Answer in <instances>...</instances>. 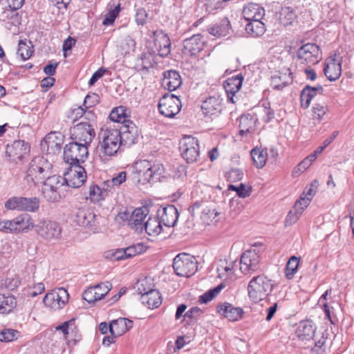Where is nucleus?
I'll return each mask as SVG.
<instances>
[{
    "label": "nucleus",
    "mask_w": 354,
    "mask_h": 354,
    "mask_svg": "<svg viewBox=\"0 0 354 354\" xmlns=\"http://www.w3.org/2000/svg\"><path fill=\"white\" fill-rule=\"evenodd\" d=\"M53 165L44 156H36L29 162L22 180L23 189L30 190L52 176Z\"/></svg>",
    "instance_id": "obj_1"
},
{
    "label": "nucleus",
    "mask_w": 354,
    "mask_h": 354,
    "mask_svg": "<svg viewBox=\"0 0 354 354\" xmlns=\"http://www.w3.org/2000/svg\"><path fill=\"white\" fill-rule=\"evenodd\" d=\"M164 171L165 169L162 164H152L147 160H138L133 167L134 178L141 185L159 180Z\"/></svg>",
    "instance_id": "obj_2"
},
{
    "label": "nucleus",
    "mask_w": 354,
    "mask_h": 354,
    "mask_svg": "<svg viewBox=\"0 0 354 354\" xmlns=\"http://www.w3.org/2000/svg\"><path fill=\"white\" fill-rule=\"evenodd\" d=\"M319 181L317 180H313L306 186L300 198L296 201L291 209L289 210V224L295 223L299 218L304 209L310 205L317 191Z\"/></svg>",
    "instance_id": "obj_3"
},
{
    "label": "nucleus",
    "mask_w": 354,
    "mask_h": 354,
    "mask_svg": "<svg viewBox=\"0 0 354 354\" xmlns=\"http://www.w3.org/2000/svg\"><path fill=\"white\" fill-rule=\"evenodd\" d=\"M100 148L101 152L106 156H115L122 142V132L115 128H106L100 133Z\"/></svg>",
    "instance_id": "obj_4"
},
{
    "label": "nucleus",
    "mask_w": 354,
    "mask_h": 354,
    "mask_svg": "<svg viewBox=\"0 0 354 354\" xmlns=\"http://www.w3.org/2000/svg\"><path fill=\"white\" fill-rule=\"evenodd\" d=\"M272 281L263 275L253 277L248 286L250 299L257 303L264 299L272 290Z\"/></svg>",
    "instance_id": "obj_5"
},
{
    "label": "nucleus",
    "mask_w": 354,
    "mask_h": 354,
    "mask_svg": "<svg viewBox=\"0 0 354 354\" xmlns=\"http://www.w3.org/2000/svg\"><path fill=\"white\" fill-rule=\"evenodd\" d=\"M88 155V147L77 141L70 142L64 147V159L70 165H80L87 159Z\"/></svg>",
    "instance_id": "obj_6"
},
{
    "label": "nucleus",
    "mask_w": 354,
    "mask_h": 354,
    "mask_svg": "<svg viewBox=\"0 0 354 354\" xmlns=\"http://www.w3.org/2000/svg\"><path fill=\"white\" fill-rule=\"evenodd\" d=\"M173 268L178 276L189 277L197 270V261L194 256L180 253L174 259Z\"/></svg>",
    "instance_id": "obj_7"
},
{
    "label": "nucleus",
    "mask_w": 354,
    "mask_h": 354,
    "mask_svg": "<svg viewBox=\"0 0 354 354\" xmlns=\"http://www.w3.org/2000/svg\"><path fill=\"white\" fill-rule=\"evenodd\" d=\"M295 58L300 64L315 65L322 59V51L317 44L307 43L299 48Z\"/></svg>",
    "instance_id": "obj_8"
},
{
    "label": "nucleus",
    "mask_w": 354,
    "mask_h": 354,
    "mask_svg": "<svg viewBox=\"0 0 354 354\" xmlns=\"http://www.w3.org/2000/svg\"><path fill=\"white\" fill-rule=\"evenodd\" d=\"M37 234L42 239L48 241H57L62 236V227L56 221L43 219L35 225Z\"/></svg>",
    "instance_id": "obj_9"
},
{
    "label": "nucleus",
    "mask_w": 354,
    "mask_h": 354,
    "mask_svg": "<svg viewBox=\"0 0 354 354\" xmlns=\"http://www.w3.org/2000/svg\"><path fill=\"white\" fill-rule=\"evenodd\" d=\"M64 181L62 177L53 175L43 183L42 194L48 201H58L62 196Z\"/></svg>",
    "instance_id": "obj_10"
},
{
    "label": "nucleus",
    "mask_w": 354,
    "mask_h": 354,
    "mask_svg": "<svg viewBox=\"0 0 354 354\" xmlns=\"http://www.w3.org/2000/svg\"><path fill=\"white\" fill-rule=\"evenodd\" d=\"M180 150L183 158L188 163L196 162L200 156L198 139L191 136H185L180 142Z\"/></svg>",
    "instance_id": "obj_11"
},
{
    "label": "nucleus",
    "mask_w": 354,
    "mask_h": 354,
    "mask_svg": "<svg viewBox=\"0 0 354 354\" xmlns=\"http://www.w3.org/2000/svg\"><path fill=\"white\" fill-rule=\"evenodd\" d=\"M149 213L146 207L136 208L130 214L127 212H120L119 217L123 221H127V225L134 230L137 233L140 234L143 232V221Z\"/></svg>",
    "instance_id": "obj_12"
},
{
    "label": "nucleus",
    "mask_w": 354,
    "mask_h": 354,
    "mask_svg": "<svg viewBox=\"0 0 354 354\" xmlns=\"http://www.w3.org/2000/svg\"><path fill=\"white\" fill-rule=\"evenodd\" d=\"M69 295L66 289L59 288L48 292L43 299L46 307L57 310L63 308L68 303Z\"/></svg>",
    "instance_id": "obj_13"
},
{
    "label": "nucleus",
    "mask_w": 354,
    "mask_h": 354,
    "mask_svg": "<svg viewBox=\"0 0 354 354\" xmlns=\"http://www.w3.org/2000/svg\"><path fill=\"white\" fill-rule=\"evenodd\" d=\"M181 109L180 99L172 94L164 95L159 101L158 111L166 118H172L178 114Z\"/></svg>",
    "instance_id": "obj_14"
},
{
    "label": "nucleus",
    "mask_w": 354,
    "mask_h": 354,
    "mask_svg": "<svg viewBox=\"0 0 354 354\" xmlns=\"http://www.w3.org/2000/svg\"><path fill=\"white\" fill-rule=\"evenodd\" d=\"M87 176L83 167L81 165H70L65 171L62 180L64 186L67 185L73 188L80 187L86 181Z\"/></svg>",
    "instance_id": "obj_15"
},
{
    "label": "nucleus",
    "mask_w": 354,
    "mask_h": 354,
    "mask_svg": "<svg viewBox=\"0 0 354 354\" xmlns=\"http://www.w3.org/2000/svg\"><path fill=\"white\" fill-rule=\"evenodd\" d=\"M73 136L78 142H82L88 147L95 138V131L91 124L81 122L74 127Z\"/></svg>",
    "instance_id": "obj_16"
},
{
    "label": "nucleus",
    "mask_w": 354,
    "mask_h": 354,
    "mask_svg": "<svg viewBox=\"0 0 354 354\" xmlns=\"http://www.w3.org/2000/svg\"><path fill=\"white\" fill-rule=\"evenodd\" d=\"M144 281L138 283V290L139 294L141 295V301L144 304H146L149 308H158L162 303L160 293L158 290L148 288H145Z\"/></svg>",
    "instance_id": "obj_17"
},
{
    "label": "nucleus",
    "mask_w": 354,
    "mask_h": 354,
    "mask_svg": "<svg viewBox=\"0 0 354 354\" xmlns=\"http://www.w3.org/2000/svg\"><path fill=\"white\" fill-rule=\"evenodd\" d=\"M218 277L224 281H234L240 274L238 261H220L217 267Z\"/></svg>",
    "instance_id": "obj_18"
},
{
    "label": "nucleus",
    "mask_w": 354,
    "mask_h": 354,
    "mask_svg": "<svg viewBox=\"0 0 354 354\" xmlns=\"http://www.w3.org/2000/svg\"><path fill=\"white\" fill-rule=\"evenodd\" d=\"M259 257L253 251L245 252L238 262V267L240 274H248L254 272L258 268Z\"/></svg>",
    "instance_id": "obj_19"
},
{
    "label": "nucleus",
    "mask_w": 354,
    "mask_h": 354,
    "mask_svg": "<svg viewBox=\"0 0 354 354\" xmlns=\"http://www.w3.org/2000/svg\"><path fill=\"white\" fill-rule=\"evenodd\" d=\"M112 285L110 282L106 281L90 287L83 293V299L88 303H93L100 300L110 291Z\"/></svg>",
    "instance_id": "obj_20"
},
{
    "label": "nucleus",
    "mask_w": 354,
    "mask_h": 354,
    "mask_svg": "<svg viewBox=\"0 0 354 354\" xmlns=\"http://www.w3.org/2000/svg\"><path fill=\"white\" fill-rule=\"evenodd\" d=\"M30 145L22 140H15L10 145L6 147V154L13 160H21L30 151Z\"/></svg>",
    "instance_id": "obj_21"
},
{
    "label": "nucleus",
    "mask_w": 354,
    "mask_h": 354,
    "mask_svg": "<svg viewBox=\"0 0 354 354\" xmlns=\"http://www.w3.org/2000/svg\"><path fill=\"white\" fill-rule=\"evenodd\" d=\"M316 328L312 321L303 320L297 325L295 333L299 341L306 343L313 339Z\"/></svg>",
    "instance_id": "obj_22"
},
{
    "label": "nucleus",
    "mask_w": 354,
    "mask_h": 354,
    "mask_svg": "<svg viewBox=\"0 0 354 354\" xmlns=\"http://www.w3.org/2000/svg\"><path fill=\"white\" fill-rule=\"evenodd\" d=\"M257 120V115L254 114H243L239 119V135L250 137L255 132Z\"/></svg>",
    "instance_id": "obj_23"
},
{
    "label": "nucleus",
    "mask_w": 354,
    "mask_h": 354,
    "mask_svg": "<svg viewBox=\"0 0 354 354\" xmlns=\"http://www.w3.org/2000/svg\"><path fill=\"white\" fill-rule=\"evenodd\" d=\"M323 71L328 81H336L342 74V62L337 61L334 57L326 59L324 64Z\"/></svg>",
    "instance_id": "obj_24"
},
{
    "label": "nucleus",
    "mask_w": 354,
    "mask_h": 354,
    "mask_svg": "<svg viewBox=\"0 0 354 354\" xmlns=\"http://www.w3.org/2000/svg\"><path fill=\"white\" fill-rule=\"evenodd\" d=\"M157 216L162 224L166 227H173L177 222L178 212L174 205H168L158 209Z\"/></svg>",
    "instance_id": "obj_25"
},
{
    "label": "nucleus",
    "mask_w": 354,
    "mask_h": 354,
    "mask_svg": "<svg viewBox=\"0 0 354 354\" xmlns=\"http://www.w3.org/2000/svg\"><path fill=\"white\" fill-rule=\"evenodd\" d=\"M204 41L201 34L194 35L183 41V53L195 55L203 49Z\"/></svg>",
    "instance_id": "obj_26"
},
{
    "label": "nucleus",
    "mask_w": 354,
    "mask_h": 354,
    "mask_svg": "<svg viewBox=\"0 0 354 354\" xmlns=\"http://www.w3.org/2000/svg\"><path fill=\"white\" fill-rule=\"evenodd\" d=\"M324 88L321 84L315 86L306 85L300 93L301 107L307 109L309 107L312 100L317 95H322Z\"/></svg>",
    "instance_id": "obj_27"
},
{
    "label": "nucleus",
    "mask_w": 354,
    "mask_h": 354,
    "mask_svg": "<svg viewBox=\"0 0 354 354\" xmlns=\"http://www.w3.org/2000/svg\"><path fill=\"white\" fill-rule=\"evenodd\" d=\"M243 77L242 75L239 74L236 76L228 78L224 83V88L227 93V100L231 103H234V97L241 88Z\"/></svg>",
    "instance_id": "obj_28"
},
{
    "label": "nucleus",
    "mask_w": 354,
    "mask_h": 354,
    "mask_svg": "<svg viewBox=\"0 0 354 354\" xmlns=\"http://www.w3.org/2000/svg\"><path fill=\"white\" fill-rule=\"evenodd\" d=\"M13 233L26 232L35 228L31 216L27 214H21L11 220Z\"/></svg>",
    "instance_id": "obj_29"
},
{
    "label": "nucleus",
    "mask_w": 354,
    "mask_h": 354,
    "mask_svg": "<svg viewBox=\"0 0 354 354\" xmlns=\"http://www.w3.org/2000/svg\"><path fill=\"white\" fill-rule=\"evenodd\" d=\"M217 312L230 322L239 320L243 310L241 308L234 307L230 303H224L217 307Z\"/></svg>",
    "instance_id": "obj_30"
},
{
    "label": "nucleus",
    "mask_w": 354,
    "mask_h": 354,
    "mask_svg": "<svg viewBox=\"0 0 354 354\" xmlns=\"http://www.w3.org/2000/svg\"><path fill=\"white\" fill-rule=\"evenodd\" d=\"M133 325V321L120 317L110 322L109 332L115 337H120L131 328Z\"/></svg>",
    "instance_id": "obj_31"
},
{
    "label": "nucleus",
    "mask_w": 354,
    "mask_h": 354,
    "mask_svg": "<svg viewBox=\"0 0 354 354\" xmlns=\"http://www.w3.org/2000/svg\"><path fill=\"white\" fill-rule=\"evenodd\" d=\"M243 17L245 21L263 19L265 15V10L257 3H250L243 9Z\"/></svg>",
    "instance_id": "obj_32"
},
{
    "label": "nucleus",
    "mask_w": 354,
    "mask_h": 354,
    "mask_svg": "<svg viewBox=\"0 0 354 354\" xmlns=\"http://www.w3.org/2000/svg\"><path fill=\"white\" fill-rule=\"evenodd\" d=\"M64 142V136L60 132H50L44 138L47 150L55 153L59 151Z\"/></svg>",
    "instance_id": "obj_33"
},
{
    "label": "nucleus",
    "mask_w": 354,
    "mask_h": 354,
    "mask_svg": "<svg viewBox=\"0 0 354 354\" xmlns=\"http://www.w3.org/2000/svg\"><path fill=\"white\" fill-rule=\"evenodd\" d=\"M122 133V142L125 145L135 144L138 138V128L133 122H128V124L123 126Z\"/></svg>",
    "instance_id": "obj_34"
},
{
    "label": "nucleus",
    "mask_w": 354,
    "mask_h": 354,
    "mask_svg": "<svg viewBox=\"0 0 354 354\" xmlns=\"http://www.w3.org/2000/svg\"><path fill=\"white\" fill-rule=\"evenodd\" d=\"M182 84L180 74L176 71H167L164 72L162 84L169 91H175Z\"/></svg>",
    "instance_id": "obj_35"
},
{
    "label": "nucleus",
    "mask_w": 354,
    "mask_h": 354,
    "mask_svg": "<svg viewBox=\"0 0 354 354\" xmlns=\"http://www.w3.org/2000/svg\"><path fill=\"white\" fill-rule=\"evenodd\" d=\"M202 111L205 115H213L221 110V100L218 97H209L202 104Z\"/></svg>",
    "instance_id": "obj_36"
},
{
    "label": "nucleus",
    "mask_w": 354,
    "mask_h": 354,
    "mask_svg": "<svg viewBox=\"0 0 354 354\" xmlns=\"http://www.w3.org/2000/svg\"><path fill=\"white\" fill-rule=\"evenodd\" d=\"M95 214L90 209L86 208H80L76 212V222L83 227L91 226L94 224Z\"/></svg>",
    "instance_id": "obj_37"
},
{
    "label": "nucleus",
    "mask_w": 354,
    "mask_h": 354,
    "mask_svg": "<svg viewBox=\"0 0 354 354\" xmlns=\"http://www.w3.org/2000/svg\"><path fill=\"white\" fill-rule=\"evenodd\" d=\"M262 19H257L247 21L245 30L252 37H260L266 32L265 24L261 21Z\"/></svg>",
    "instance_id": "obj_38"
},
{
    "label": "nucleus",
    "mask_w": 354,
    "mask_h": 354,
    "mask_svg": "<svg viewBox=\"0 0 354 354\" xmlns=\"http://www.w3.org/2000/svg\"><path fill=\"white\" fill-rule=\"evenodd\" d=\"M230 30L231 27L230 21L227 18H223L218 24L212 26L209 29V32L211 35L219 37L229 35Z\"/></svg>",
    "instance_id": "obj_39"
},
{
    "label": "nucleus",
    "mask_w": 354,
    "mask_h": 354,
    "mask_svg": "<svg viewBox=\"0 0 354 354\" xmlns=\"http://www.w3.org/2000/svg\"><path fill=\"white\" fill-rule=\"evenodd\" d=\"M162 225L158 216L149 217L144 225V229L149 236H156L161 232Z\"/></svg>",
    "instance_id": "obj_40"
},
{
    "label": "nucleus",
    "mask_w": 354,
    "mask_h": 354,
    "mask_svg": "<svg viewBox=\"0 0 354 354\" xmlns=\"http://www.w3.org/2000/svg\"><path fill=\"white\" fill-rule=\"evenodd\" d=\"M104 183L102 185V187H99L97 185H91L89 187L88 198L92 202H98L103 199L107 196L109 189H106Z\"/></svg>",
    "instance_id": "obj_41"
},
{
    "label": "nucleus",
    "mask_w": 354,
    "mask_h": 354,
    "mask_svg": "<svg viewBox=\"0 0 354 354\" xmlns=\"http://www.w3.org/2000/svg\"><path fill=\"white\" fill-rule=\"evenodd\" d=\"M136 45V42L134 37L131 35H127L120 39L118 48L121 54L127 55L134 51Z\"/></svg>",
    "instance_id": "obj_42"
},
{
    "label": "nucleus",
    "mask_w": 354,
    "mask_h": 354,
    "mask_svg": "<svg viewBox=\"0 0 354 354\" xmlns=\"http://www.w3.org/2000/svg\"><path fill=\"white\" fill-rule=\"evenodd\" d=\"M17 301L12 295H0V313L7 314L10 313L16 306Z\"/></svg>",
    "instance_id": "obj_43"
},
{
    "label": "nucleus",
    "mask_w": 354,
    "mask_h": 354,
    "mask_svg": "<svg viewBox=\"0 0 354 354\" xmlns=\"http://www.w3.org/2000/svg\"><path fill=\"white\" fill-rule=\"evenodd\" d=\"M109 118L111 120L119 123H122L124 125L128 124V122H131L128 119L126 108L122 106L116 107L112 110V111L110 113Z\"/></svg>",
    "instance_id": "obj_44"
},
{
    "label": "nucleus",
    "mask_w": 354,
    "mask_h": 354,
    "mask_svg": "<svg viewBox=\"0 0 354 354\" xmlns=\"http://www.w3.org/2000/svg\"><path fill=\"white\" fill-rule=\"evenodd\" d=\"M266 156H268V149L255 148L251 151V156L257 168H263L266 163Z\"/></svg>",
    "instance_id": "obj_45"
},
{
    "label": "nucleus",
    "mask_w": 354,
    "mask_h": 354,
    "mask_svg": "<svg viewBox=\"0 0 354 354\" xmlns=\"http://www.w3.org/2000/svg\"><path fill=\"white\" fill-rule=\"evenodd\" d=\"M127 180V173L124 171H120L115 174L111 179L104 181L106 189H109L110 192L115 187H119L122 183Z\"/></svg>",
    "instance_id": "obj_46"
},
{
    "label": "nucleus",
    "mask_w": 354,
    "mask_h": 354,
    "mask_svg": "<svg viewBox=\"0 0 354 354\" xmlns=\"http://www.w3.org/2000/svg\"><path fill=\"white\" fill-rule=\"evenodd\" d=\"M328 111V106L320 103H315L312 108L313 120L320 122L325 120Z\"/></svg>",
    "instance_id": "obj_47"
},
{
    "label": "nucleus",
    "mask_w": 354,
    "mask_h": 354,
    "mask_svg": "<svg viewBox=\"0 0 354 354\" xmlns=\"http://www.w3.org/2000/svg\"><path fill=\"white\" fill-rule=\"evenodd\" d=\"M39 207V200L36 197H22L21 211L36 212Z\"/></svg>",
    "instance_id": "obj_48"
},
{
    "label": "nucleus",
    "mask_w": 354,
    "mask_h": 354,
    "mask_svg": "<svg viewBox=\"0 0 354 354\" xmlns=\"http://www.w3.org/2000/svg\"><path fill=\"white\" fill-rule=\"evenodd\" d=\"M153 66V59L151 55L143 54L141 57L138 59L136 67L139 71H147Z\"/></svg>",
    "instance_id": "obj_49"
},
{
    "label": "nucleus",
    "mask_w": 354,
    "mask_h": 354,
    "mask_svg": "<svg viewBox=\"0 0 354 354\" xmlns=\"http://www.w3.org/2000/svg\"><path fill=\"white\" fill-rule=\"evenodd\" d=\"M223 288V286L222 284H220L216 287L207 290L199 297V301L201 304H206L212 301L219 294Z\"/></svg>",
    "instance_id": "obj_50"
},
{
    "label": "nucleus",
    "mask_w": 354,
    "mask_h": 354,
    "mask_svg": "<svg viewBox=\"0 0 354 354\" xmlns=\"http://www.w3.org/2000/svg\"><path fill=\"white\" fill-rule=\"evenodd\" d=\"M19 332L12 328H3L0 331V341L10 342L17 339Z\"/></svg>",
    "instance_id": "obj_51"
},
{
    "label": "nucleus",
    "mask_w": 354,
    "mask_h": 354,
    "mask_svg": "<svg viewBox=\"0 0 354 354\" xmlns=\"http://www.w3.org/2000/svg\"><path fill=\"white\" fill-rule=\"evenodd\" d=\"M120 11V4L118 3L113 9H111L104 16L102 21L104 26H110L113 24Z\"/></svg>",
    "instance_id": "obj_52"
},
{
    "label": "nucleus",
    "mask_w": 354,
    "mask_h": 354,
    "mask_svg": "<svg viewBox=\"0 0 354 354\" xmlns=\"http://www.w3.org/2000/svg\"><path fill=\"white\" fill-rule=\"evenodd\" d=\"M229 190H233L236 192L239 197L245 198L248 197L251 194V187H247L245 185L241 183L239 186H235L234 185H230L228 186Z\"/></svg>",
    "instance_id": "obj_53"
},
{
    "label": "nucleus",
    "mask_w": 354,
    "mask_h": 354,
    "mask_svg": "<svg viewBox=\"0 0 354 354\" xmlns=\"http://www.w3.org/2000/svg\"><path fill=\"white\" fill-rule=\"evenodd\" d=\"M5 27L13 33L18 32V26L20 24V17L19 14L11 16L8 21L4 22Z\"/></svg>",
    "instance_id": "obj_54"
},
{
    "label": "nucleus",
    "mask_w": 354,
    "mask_h": 354,
    "mask_svg": "<svg viewBox=\"0 0 354 354\" xmlns=\"http://www.w3.org/2000/svg\"><path fill=\"white\" fill-rule=\"evenodd\" d=\"M271 85L274 89L281 90L287 85V77L284 74L283 75H274L271 79Z\"/></svg>",
    "instance_id": "obj_55"
},
{
    "label": "nucleus",
    "mask_w": 354,
    "mask_h": 354,
    "mask_svg": "<svg viewBox=\"0 0 354 354\" xmlns=\"http://www.w3.org/2000/svg\"><path fill=\"white\" fill-rule=\"evenodd\" d=\"M5 207L9 210L21 211L22 197H12L5 203Z\"/></svg>",
    "instance_id": "obj_56"
},
{
    "label": "nucleus",
    "mask_w": 354,
    "mask_h": 354,
    "mask_svg": "<svg viewBox=\"0 0 354 354\" xmlns=\"http://www.w3.org/2000/svg\"><path fill=\"white\" fill-rule=\"evenodd\" d=\"M32 50L26 43L20 41L18 46L17 55L23 59L27 60L32 55Z\"/></svg>",
    "instance_id": "obj_57"
},
{
    "label": "nucleus",
    "mask_w": 354,
    "mask_h": 354,
    "mask_svg": "<svg viewBox=\"0 0 354 354\" xmlns=\"http://www.w3.org/2000/svg\"><path fill=\"white\" fill-rule=\"evenodd\" d=\"M21 283L19 277L17 274H12L5 279L4 286L10 290H13L19 287Z\"/></svg>",
    "instance_id": "obj_58"
},
{
    "label": "nucleus",
    "mask_w": 354,
    "mask_h": 354,
    "mask_svg": "<svg viewBox=\"0 0 354 354\" xmlns=\"http://www.w3.org/2000/svg\"><path fill=\"white\" fill-rule=\"evenodd\" d=\"M301 257L292 255L289 257V279L297 272L300 264Z\"/></svg>",
    "instance_id": "obj_59"
},
{
    "label": "nucleus",
    "mask_w": 354,
    "mask_h": 354,
    "mask_svg": "<svg viewBox=\"0 0 354 354\" xmlns=\"http://www.w3.org/2000/svg\"><path fill=\"white\" fill-rule=\"evenodd\" d=\"M45 290L44 284L41 282L34 284L28 290V295L30 297H35L41 295Z\"/></svg>",
    "instance_id": "obj_60"
},
{
    "label": "nucleus",
    "mask_w": 354,
    "mask_h": 354,
    "mask_svg": "<svg viewBox=\"0 0 354 354\" xmlns=\"http://www.w3.org/2000/svg\"><path fill=\"white\" fill-rule=\"evenodd\" d=\"M148 14L144 8H139L137 10L135 20L138 26H144L147 23Z\"/></svg>",
    "instance_id": "obj_61"
},
{
    "label": "nucleus",
    "mask_w": 354,
    "mask_h": 354,
    "mask_svg": "<svg viewBox=\"0 0 354 354\" xmlns=\"http://www.w3.org/2000/svg\"><path fill=\"white\" fill-rule=\"evenodd\" d=\"M243 177V171L236 168L230 169L227 174V180L231 182H236L241 180Z\"/></svg>",
    "instance_id": "obj_62"
},
{
    "label": "nucleus",
    "mask_w": 354,
    "mask_h": 354,
    "mask_svg": "<svg viewBox=\"0 0 354 354\" xmlns=\"http://www.w3.org/2000/svg\"><path fill=\"white\" fill-rule=\"evenodd\" d=\"M143 248L142 244H137L134 245L129 246L128 248H124L126 252V257L127 258L134 257L142 252Z\"/></svg>",
    "instance_id": "obj_63"
},
{
    "label": "nucleus",
    "mask_w": 354,
    "mask_h": 354,
    "mask_svg": "<svg viewBox=\"0 0 354 354\" xmlns=\"http://www.w3.org/2000/svg\"><path fill=\"white\" fill-rule=\"evenodd\" d=\"M308 160H301L297 165L294 168L292 171V176L296 178L307 169L309 166L308 165Z\"/></svg>",
    "instance_id": "obj_64"
}]
</instances>
